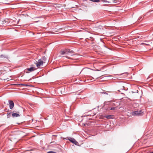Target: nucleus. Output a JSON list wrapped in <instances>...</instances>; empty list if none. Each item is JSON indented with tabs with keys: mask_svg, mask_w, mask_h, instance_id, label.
Segmentation results:
<instances>
[{
	"mask_svg": "<svg viewBox=\"0 0 153 153\" xmlns=\"http://www.w3.org/2000/svg\"><path fill=\"white\" fill-rule=\"evenodd\" d=\"M69 53H73V51H70L69 49H65L63 51H61V55H69Z\"/></svg>",
	"mask_w": 153,
	"mask_h": 153,
	"instance_id": "1",
	"label": "nucleus"
},
{
	"mask_svg": "<svg viewBox=\"0 0 153 153\" xmlns=\"http://www.w3.org/2000/svg\"><path fill=\"white\" fill-rule=\"evenodd\" d=\"M63 139H68L71 143H74L76 145H77L78 143L73 138L71 137H67L66 138H63Z\"/></svg>",
	"mask_w": 153,
	"mask_h": 153,
	"instance_id": "2",
	"label": "nucleus"
},
{
	"mask_svg": "<svg viewBox=\"0 0 153 153\" xmlns=\"http://www.w3.org/2000/svg\"><path fill=\"white\" fill-rule=\"evenodd\" d=\"M36 69V68L34 67H31L30 68H27L26 70V73H28L30 72H31L34 71Z\"/></svg>",
	"mask_w": 153,
	"mask_h": 153,
	"instance_id": "3",
	"label": "nucleus"
},
{
	"mask_svg": "<svg viewBox=\"0 0 153 153\" xmlns=\"http://www.w3.org/2000/svg\"><path fill=\"white\" fill-rule=\"evenodd\" d=\"M143 113V112L142 111V110H140L133 112V114L134 115L139 116L141 115Z\"/></svg>",
	"mask_w": 153,
	"mask_h": 153,
	"instance_id": "4",
	"label": "nucleus"
},
{
	"mask_svg": "<svg viewBox=\"0 0 153 153\" xmlns=\"http://www.w3.org/2000/svg\"><path fill=\"white\" fill-rule=\"evenodd\" d=\"M45 62H43V61L41 59H39L38 60L37 63H36V66L38 67H39L41 65H42L43 63H44Z\"/></svg>",
	"mask_w": 153,
	"mask_h": 153,
	"instance_id": "5",
	"label": "nucleus"
},
{
	"mask_svg": "<svg viewBox=\"0 0 153 153\" xmlns=\"http://www.w3.org/2000/svg\"><path fill=\"white\" fill-rule=\"evenodd\" d=\"M8 102L9 105V107L10 109H12L14 107V103L12 100H9Z\"/></svg>",
	"mask_w": 153,
	"mask_h": 153,
	"instance_id": "6",
	"label": "nucleus"
},
{
	"mask_svg": "<svg viewBox=\"0 0 153 153\" xmlns=\"http://www.w3.org/2000/svg\"><path fill=\"white\" fill-rule=\"evenodd\" d=\"M124 86H123V85L121 83H119L117 87V89L119 91H120V90H123L124 89Z\"/></svg>",
	"mask_w": 153,
	"mask_h": 153,
	"instance_id": "7",
	"label": "nucleus"
},
{
	"mask_svg": "<svg viewBox=\"0 0 153 153\" xmlns=\"http://www.w3.org/2000/svg\"><path fill=\"white\" fill-rule=\"evenodd\" d=\"M18 113H14L12 114V116L13 117H17L20 116V115L19 113V112H18Z\"/></svg>",
	"mask_w": 153,
	"mask_h": 153,
	"instance_id": "8",
	"label": "nucleus"
},
{
	"mask_svg": "<svg viewBox=\"0 0 153 153\" xmlns=\"http://www.w3.org/2000/svg\"><path fill=\"white\" fill-rule=\"evenodd\" d=\"M111 102L110 101H105L104 102V107L105 106V105H109L110 104Z\"/></svg>",
	"mask_w": 153,
	"mask_h": 153,
	"instance_id": "9",
	"label": "nucleus"
},
{
	"mask_svg": "<svg viewBox=\"0 0 153 153\" xmlns=\"http://www.w3.org/2000/svg\"><path fill=\"white\" fill-rule=\"evenodd\" d=\"M112 116H113V115H108L106 116L105 117L108 119H109L111 118H112L111 117H112Z\"/></svg>",
	"mask_w": 153,
	"mask_h": 153,
	"instance_id": "10",
	"label": "nucleus"
},
{
	"mask_svg": "<svg viewBox=\"0 0 153 153\" xmlns=\"http://www.w3.org/2000/svg\"><path fill=\"white\" fill-rule=\"evenodd\" d=\"M120 0H113V2L114 3H120Z\"/></svg>",
	"mask_w": 153,
	"mask_h": 153,
	"instance_id": "11",
	"label": "nucleus"
},
{
	"mask_svg": "<svg viewBox=\"0 0 153 153\" xmlns=\"http://www.w3.org/2000/svg\"><path fill=\"white\" fill-rule=\"evenodd\" d=\"M89 1L95 2H99L100 1L99 0H89Z\"/></svg>",
	"mask_w": 153,
	"mask_h": 153,
	"instance_id": "12",
	"label": "nucleus"
},
{
	"mask_svg": "<svg viewBox=\"0 0 153 153\" xmlns=\"http://www.w3.org/2000/svg\"><path fill=\"white\" fill-rule=\"evenodd\" d=\"M41 59H42V60L43 61V62H45V61L46 58L45 56H43Z\"/></svg>",
	"mask_w": 153,
	"mask_h": 153,
	"instance_id": "13",
	"label": "nucleus"
},
{
	"mask_svg": "<svg viewBox=\"0 0 153 153\" xmlns=\"http://www.w3.org/2000/svg\"><path fill=\"white\" fill-rule=\"evenodd\" d=\"M115 107H112L111 108H108V109L109 110H115ZM108 108H106V110H108Z\"/></svg>",
	"mask_w": 153,
	"mask_h": 153,
	"instance_id": "14",
	"label": "nucleus"
},
{
	"mask_svg": "<svg viewBox=\"0 0 153 153\" xmlns=\"http://www.w3.org/2000/svg\"><path fill=\"white\" fill-rule=\"evenodd\" d=\"M90 40H91V41H94V39L92 37H90Z\"/></svg>",
	"mask_w": 153,
	"mask_h": 153,
	"instance_id": "15",
	"label": "nucleus"
},
{
	"mask_svg": "<svg viewBox=\"0 0 153 153\" xmlns=\"http://www.w3.org/2000/svg\"><path fill=\"white\" fill-rule=\"evenodd\" d=\"M63 57H66V58L68 59H72V58H71V57H69V56H63Z\"/></svg>",
	"mask_w": 153,
	"mask_h": 153,
	"instance_id": "16",
	"label": "nucleus"
},
{
	"mask_svg": "<svg viewBox=\"0 0 153 153\" xmlns=\"http://www.w3.org/2000/svg\"><path fill=\"white\" fill-rule=\"evenodd\" d=\"M60 5L59 4H55V6H54V7H56V8L57 7H58V6L57 5Z\"/></svg>",
	"mask_w": 153,
	"mask_h": 153,
	"instance_id": "17",
	"label": "nucleus"
},
{
	"mask_svg": "<svg viewBox=\"0 0 153 153\" xmlns=\"http://www.w3.org/2000/svg\"><path fill=\"white\" fill-rule=\"evenodd\" d=\"M72 53H69V55H68L70 56H73L74 55V54H72Z\"/></svg>",
	"mask_w": 153,
	"mask_h": 153,
	"instance_id": "18",
	"label": "nucleus"
},
{
	"mask_svg": "<svg viewBox=\"0 0 153 153\" xmlns=\"http://www.w3.org/2000/svg\"><path fill=\"white\" fill-rule=\"evenodd\" d=\"M47 153H56L55 152H54L52 151H50L47 152Z\"/></svg>",
	"mask_w": 153,
	"mask_h": 153,
	"instance_id": "19",
	"label": "nucleus"
},
{
	"mask_svg": "<svg viewBox=\"0 0 153 153\" xmlns=\"http://www.w3.org/2000/svg\"><path fill=\"white\" fill-rule=\"evenodd\" d=\"M143 44L146 45H149L148 44L144 43H142L141 44V45H143Z\"/></svg>",
	"mask_w": 153,
	"mask_h": 153,
	"instance_id": "20",
	"label": "nucleus"
},
{
	"mask_svg": "<svg viewBox=\"0 0 153 153\" xmlns=\"http://www.w3.org/2000/svg\"><path fill=\"white\" fill-rule=\"evenodd\" d=\"M17 85H21L23 86H25V85L24 84H17Z\"/></svg>",
	"mask_w": 153,
	"mask_h": 153,
	"instance_id": "21",
	"label": "nucleus"
},
{
	"mask_svg": "<svg viewBox=\"0 0 153 153\" xmlns=\"http://www.w3.org/2000/svg\"><path fill=\"white\" fill-rule=\"evenodd\" d=\"M103 2H108V3H109V1H106L105 0H103Z\"/></svg>",
	"mask_w": 153,
	"mask_h": 153,
	"instance_id": "22",
	"label": "nucleus"
},
{
	"mask_svg": "<svg viewBox=\"0 0 153 153\" xmlns=\"http://www.w3.org/2000/svg\"><path fill=\"white\" fill-rule=\"evenodd\" d=\"M89 78L90 79V78H93V77H92L91 76H90L89 77Z\"/></svg>",
	"mask_w": 153,
	"mask_h": 153,
	"instance_id": "23",
	"label": "nucleus"
},
{
	"mask_svg": "<svg viewBox=\"0 0 153 153\" xmlns=\"http://www.w3.org/2000/svg\"><path fill=\"white\" fill-rule=\"evenodd\" d=\"M100 77V76H98V77H97V78H96V79H98V78H99Z\"/></svg>",
	"mask_w": 153,
	"mask_h": 153,
	"instance_id": "24",
	"label": "nucleus"
},
{
	"mask_svg": "<svg viewBox=\"0 0 153 153\" xmlns=\"http://www.w3.org/2000/svg\"><path fill=\"white\" fill-rule=\"evenodd\" d=\"M132 93H134V92H133V91H132Z\"/></svg>",
	"mask_w": 153,
	"mask_h": 153,
	"instance_id": "25",
	"label": "nucleus"
},
{
	"mask_svg": "<svg viewBox=\"0 0 153 153\" xmlns=\"http://www.w3.org/2000/svg\"><path fill=\"white\" fill-rule=\"evenodd\" d=\"M138 91V90H137V93H138V92H137Z\"/></svg>",
	"mask_w": 153,
	"mask_h": 153,
	"instance_id": "26",
	"label": "nucleus"
},
{
	"mask_svg": "<svg viewBox=\"0 0 153 153\" xmlns=\"http://www.w3.org/2000/svg\"><path fill=\"white\" fill-rule=\"evenodd\" d=\"M104 94H106V92L104 93Z\"/></svg>",
	"mask_w": 153,
	"mask_h": 153,
	"instance_id": "27",
	"label": "nucleus"
}]
</instances>
